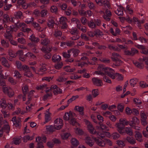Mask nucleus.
<instances>
[{"instance_id":"obj_35","label":"nucleus","mask_w":148,"mask_h":148,"mask_svg":"<svg viewBox=\"0 0 148 148\" xmlns=\"http://www.w3.org/2000/svg\"><path fill=\"white\" fill-rule=\"evenodd\" d=\"M55 23V22L53 19L52 18H51L48 20L47 25L49 27L52 28L54 24Z\"/></svg>"},{"instance_id":"obj_27","label":"nucleus","mask_w":148,"mask_h":148,"mask_svg":"<svg viewBox=\"0 0 148 148\" xmlns=\"http://www.w3.org/2000/svg\"><path fill=\"white\" fill-rule=\"evenodd\" d=\"M125 140L131 144H134L136 143L135 139L133 138L127 137Z\"/></svg>"},{"instance_id":"obj_30","label":"nucleus","mask_w":148,"mask_h":148,"mask_svg":"<svg viewBox=\"0 0 148 148\" xmlns=\"http://www.w3.org/2000/svg\"><path fill=\"white\" fill-rule=\"evenodd\" d=\"M71 143L72 145L74 146H77L79 145V141L75 138H73L71 140Z\"/></svg>"},{"instance_id":"obj_61","label":"nucleus","mask_w":148,"mask_h":148,"mask_svg":"<svg viewBox=\"0 0 148 148\" xmlns=\"http://www.w3.org/2000/svg\"><path fill=\"white\" fill-rule=\"evenodd\" d=\"M50 10L52 12L56 13L57 12L58 9L56 6L53 5L51 7Z\"/></svg>"},{"instance_id":"obj_33","label":"nucleus","mask_w":148,"mask_h":148,"mask_svg":"<svg viewBox=\"0 0 148 148\" xmlns=\"http://www.w3.org/2000/svg\"><path fill=\"white\" fill-rule=\"evenodd\" d=\"M108 0H105L101 2L103 6L109 8H110V5Z\"/></svg>"},{"instance_id":"obj_8","label":"nucleus","mask_w":148,"mask_h":148,"mask_svg":"<svg viewBox=\"0 0 148 148\" xmlns=\"http://www.w3.org/2000/svg\"><path fill=\"white\" fill-rule=\"evenodd\" d=\"M121 58V56L119 54L116 53H113L112 54V56L111 58L113 61H117L119 62V63L121 62V61L120 59Z\"/></svg>"},{"instance_id":"obj_6","label":"nucleus","mask_w":148,"mask_h":148,"mask_svg":"<svg viewBox=\"0 0 148 148\" xmlns=\"http://www.w3.org/2000/svg\"><path fill=\"white\" fill-rule=\"evenodd\" d=\"M3 92L5 94H7L8 96L10 97H12L14 95V91L10 88L3 87Z\"/></svg>"},{"instance_id":"obj_21","label":"nucleus","mask_w":148,"mask_h":148,"mask_svg":"<svg viewBox=\"0 0 148 148\" xmlns=\"http://www.w3.org/2000/svg\"><path fill=\"white\" fill-rule=\"evenodd\" d=\"M1 63L5 67L9 68L10 67V65L8 62V61L7 59L4 57L2 58Z\"/></svg>"},{"instance_id":"obj_9","label":"nucleus","mask_w":148,"mask_h":148,"mask_svg":"<svg viewBox=\"0 0 148 148\" xmlns=\"http://www.w3.org/2000/svg\"><path fill=\"white\" fill-rule=\"evenodd\" d=\"M14 29L13 28H11L10 29H6V32L5 33L4 36L7 39H8L9 40L12 39V36L11 35V32H12L13 30Z\"/></svg>"},{"instance_id":"obj_20","label":"nucleus","mask_w":148,"mask_h":148,"mask_svg":"<svg viewBox=\"0 0 148 148\" xmlns=\"http://www.w3.org/2000/svg\"><path fill=\"white\" fill-rule=\"evenodd\" d=\"M85 141L86 143L90 147H92L94 145L93 141L89 137H87L85 139Z\"/></svg>"},{"instance_id":"obj_29","label":"nucleus","mask_w":148,"mask_h":148,"mask_svg":"<svg viewBox=\"0 0 148 148\" xmlns=\"http://www.w3.org/2000/svg\"><path fill=\"white\" fill-rule=\"evenodd\" d=\"M103 134H102L101 135H100L99 134L98 135H96L98 137V138H99V137L103 138L104 137V135H106V136L108 137L110 136V133L109 132L103 131Z\"/></svg>"},{"instance_id":"obj_54","label":"nucleus","mask_w":148,"mask_h":148,"mask_svg":"<svg viewBox=\"0 0 148 148\" xmlns=\"http://www.w3.org/2000/svg\"><path fill=\"white\" fill-rule=\"evenodd\" d=\"M17 40L18 42L21 44H25V43L26 42L25 39L22 37L18 38Z\"/></svg>"},{"instance_id":"obj_23","label":"nucleus","mask_w":148,"mask_h":148,"mask_svg":"<svg viewBox=\"0 0 148 148\" xmlns=\"http://www.w3.org/2000/svg\"><path fill=\"white\" fill-rule=\"evenodd\" d=\"M32 25L36 30L39 31H42L43 29L40 26L39 24L36 22H33L32 23Z\"/></svg>"},{"instance_id":"obj_62","label":"nucleus","mask_w":148,"mask_h":148,"mask_svg":"<svg viewBox=\"0 0 148 148\" xmlns=\"http://www.w3.org/2000/svg\"><path fill=\"white\" fill-rule=\"evenodd\" d=\"M21 119L20 118H18L16 119L15 123H14L13 124L14 125H16V127H19L20 124Z\"/></svg>"},{"instance_id":"obj_46","label":"nucleus","mask_w":148,"mask_h":148,"mask_svg":"<svg viewBox=\"0 0 148 148\" xmlns=\"http://www.w3.org/2000/svg\"><path fill=\"white\" fill-rule=\"evenodd\" d=\"M22 90L24 95L25 96L29 91L28 86L25 85L24 87H23Z\"/></svg>"},{"instance_id":"obj_59","label":"nucleus","mask_w":148,"mask_h":148,"mask_svg":"<svg viewBox=\"0 0 148 148\" xmlns=\"http://www.w3.org/2000/svg\"><path fill=\"white\" fill-rule=\"evenodd\" d=\"M139 85L140 87L142 88L147 87L148 85L145 82L143 81H141L139 83Z\"/></svg>"},{"instance_id":"obj_52","label":"nucleus","mask_w":148,"mask_h":148,"mask_svg":"<svg viewBox=\"0 0 148 148\" xmlns=\"http://www.w3.org/2000/svg\"><path fill=\"white\" fill-rule=\"evenodd\" d=\"M115 13L118 16H122L123 14V12L121 8H119Z\"/></svg>"},{"instance_id":"obj_36","label":"nucleus","mask_w":148,"mask_h":148,"mask_svg":"<svg viewBox=\"0 0 148 148\" xmlns=\"http://www.w3.org/2000/svg\"><path fill=\"white\" fill-rule=\"evenodd\" d=\"M50 42L49 40L47 38H45L44 39H43L41 40V44L44 45L46 46L49 44Z\"/></svg>"},{"instance_id":"obj_4","label":"nucleus","mask_w":148,"mask_h":148,"mask_svg":"<svg viewBox=\"0 0 148 148\" xmlns=\"http://www.w3.org/2000/svg\"><path fill=\"white\" fill-rule=\"evenodd\" d=\"M63 121L60 119H56L54 121V125L57 130L61 128L63 125Z\"/></svg>"},{"instance_id":"obj_3","label":"nucleus","mask_w":148,"mask_h":148,"mask_svg":"<svg viewBox=\"0 0 148 148\" xmlns=\"http://www.w3.org/2000/svg\"><path fill=\"white\" fill-rule=\"evenodd\" d=\"M76 116V114L70 111L69 112H66L65 113V115L64 116L63 119L64 120L66 121L71 120L72 118Z\"/></svg>"},{"instance_id":"obj_25","label":"nucleus","mask_w":148,"mask_h":148,"mask_svg":"<svg viewBox=\"0 0 148 148\" xmlns=\"http://www.w3.org/2000/svg\"><path fill=\"white\" fill-rule=\"evenodd\" d=\"M0 104L1 107L4 109H5L8 106L5 100L4 99H1L0 101Z\"/></svg>"},{"instance_id":"obj_17","label":"nucleus","mask_w":148,"mask_h":148,"mask_svg":"<svg viewBox=\"0 0 148 148\" xmlns=\"http://www.w3.org/2000/svg\"><path fill=\"white\" fill-rule=\"evenodd\" d=\"M1 129L4 131L6 132L7 134H8L9 132L10 131V127L8 124V122L6 124L3 125Z\"/></svg>"},{"instance_id":"obj_14","label":"nucleus","mask_w":148,"mask_h":148,"mask_svg":"<svg viewBox=\"0 0 148 148\" xmlns=\"http://www.w3.org/2000/svg\"><path fill=\"white\" fill-rule=\"evenodd\" d=\"M139 123V119L136 117H134L132 119V120L129 121V125L134 126V125H138Z\"/></svg>"},{"instance_id":"obj_60","label":"nucleus","mask_w":148,"mask_h":148,"mask_svg":"<svg viewBox=\"0 0 148 148\" xmlns=\"http://www.w3.org/2000/svg\"><path fill=\"white\" fill-rule=\"evenodd\" d=\"M69 123L73 125H75L78 123L75 119L74 117L72 118L71 120H70Z\"/></svg>"},{"instance_id":"obj_49","label":"nucleus","mask_w":148,"mask_h":148,"mask_svg":"<svg viewBox=\"0 0 148 148\" xmlns=\"http://www.w3.org/2000/svg\"><path fill=\"white\" fill-rule=\"evenodd\" d=\"M71 50L72 52L73 56L75 57L77 56L79 52V51L77 49H74Z\"/></svg>"},{"instance_id":"obj_16","label":"nucleus","mask_w":148,"mask_h":148,"mask_svg":"<svg viewBox=\"0 0 148 148\" xmlns=\"http://www.w3.org/2000/svg\"><path fill=\"white\" fill-rule=\"evenodd\" d=\"M3 22L4 23H6L9 21H12L13 19L10 18L9 16L7 14H5L3 16Z\"/></svg>"},{"instance_id":"obj_38","label":"nucleus","mask_w":148,"mask_h":148,"mask_svg":"<svg viewBox=\"0 0 148 148\" xmlns=\"http://www.w3.org/2000/svg\"><path fill=\"white\" fill-rule=\"evenodd\" d=\"M125 129V132L127 134L130 136L132 135L133 133L131 127H126Z\"/></svg>"},{"instance_id":"obj_39","label":"nucleus","mask_w":148,"mask_h":148,"mask_svg":"<svg viewBox=\"0 0 148 148\" xmlns=\"http://www.w3.org/2000/svg\"><path fill=\"white\" fill-rule=\"evenodd\" d=\"M138 82V79L136 78L131 79L130 80V84L131 86L134 87Z\"/></svg>"},{"instance_id":"obj_57","label":"nucleus","mask_w":148,"mask_h":148,"mask_svg":"<svg viewBox=\"0 0 148 148\" xmlns=\"http://www.w3.org/2000/svg\"><path fill=\"white\" fill-rule=\"evenodd\" d=\"M117 142V145L121 147H123L125 145L124 141H123L118 140Z\"/></svg>"},{"instance_id":"obj_7","label":"nucleus","mask_w":148,"mask_h":148,"mask_svg":"<svg viewBox=\"0 0 148 148\" xmlns=\"http://www.w3.org/2000/svg\"><path fill=\"white\" fill-rule=\"evenodd\" d=\"M106 75H107L112 79H114L116 77V73H115V71L110 68H109Z\"/></svg>"},{"instance_id":"obj_63","label":"nucleus","mask_w":148,"mask_h":148,"mask_svg":"<svg viewBox=\"0 0 148 148\" xmlns=\"http://www.w3.org/2000/svg\"><path fill=\"white\" fill-rule=\"evenodd\" d=\"M82 23L84 25H85L88 21L87 18L84 17H82L80 19Z\"/></svg>"},{"instance_id":"obj_18","label":"nucleus","mask_w":148,"mask_h":148,"mask_svg":"<svg viewBox=\"0 0 148 148\" xmlns=\"http://www.w3.org/2000/svg\"><path fill=\"white\" fill-rule=\"evenodd\" d=\"M14 16L15 18L22 19L23 17L22 12L21 11H18L15 12Z\"/></svg>"},{"instance_id":"obj_34","label":"nucleus","mask_w":148,"mask_h":148,"mask_svg":"<svg viewBox=\"0 0 148 148\" xmlns=\"http://www.w3.org/2000/svg\"><path fill=\"white\" fill-rule=\"evenodd\" d=\"M46 65L45 64H42V66L40 67L38 70V73L40 74V72H43L46 71L47 69L45 67Z\"/></svg>"},{"instance_id":"obj_55","label":"nucleus","mask_w":148,"mask_h":148,"mask_svg":"<svg viewBox=\"0 0 148 148\" xmlns=\"http://www.w3.org/2000/svg\"><path fill=\"white\" fill-rule=\"evenodd\" d=\"M41 50L42 51H43L46 53L50 51H51V49L50 47L48 48V47H47L46 48H45L44 47H43L41 48Z\"/></svg>"},{"instance_id":"obj_1","label":"nucleus","mask_w":148,"mask_h":148,"mask_svg":"<svg viewBox=\"0 0 148 148\" xmlns=\"http://www.w3.org/2000/svg\"><path fill=\"white\" fill-rule=\"evenodd\" d=\"M85 123L87 125V127L89 132L93 134H99V133L97 132L94 129L92 125L87 120L85 121Z\"/></svg>"},{"instance_id":"obj_15","label":"nucleus","mask_w":148,"mask_h":148,"mask_svg":"<svg viewBox=\"0 0 148 148\" xmlns=\"http://www.w3.org/2000/svg\"><path fill=\"white\" fill-rule=\"evenodd\" d=\"M106 15L103 16V18L106 21H109L110 19V17L112 16V13L110 11L107 9L106 11Z\"/></svg>"},{"instance_id":"obj_53","label":"nucleus","mask_w":148,"mask_h":148,"mask_svg":"<svg viewBox=\"0 0 148 148\" xmlns=\"http://www.w3.org/2000/svg\"><path fill=\"white\" fill-rule=\"evenodd\" d=\"M13 142L16 145H19L21 142V139L20 138H16L13 140Z\"/></svg>"},{"instance_id":"obj_47","label":"nucleus","mask_w":148,"mask_h":148,"mask_svg":"<svg viewBox=\"0 0 148 148\" xmlns=\"http://www.w3.org/2000/svg\"><path fill=\"white\" fill-rule=\"evenodd\" d=\"M131 56H133L135 55L136 54L138 53V50L134 48H131Z\"/></svg>"},{"instance_id":"obj_24","label":"nucleus","mask_w":148,"mask_h":148,"mask_svg":"<svg viewBox=\"0 0 148 148\" xmlns=\"http://www.w3.org/2000/svg\"><path fill=\"white\" fill-rule=\"evenodd\" d=\"M61 57L59 55L57 54L54 55L52 57V60L54 62L60 61L61 60Z\"/></svg>"},{"instance_id":"obj_28","label":"nucleus","mask_w":148,"mask_h":148,"mask_svg":"<svg viewBox=\"0 0 148 148\" xmlns=\"http://www.w3.org/2000/svg\"><path fill=\"white\" fill-rule=\"evenodd\" d=\"M135 136L136 140L140 142L142 141L143 140L141 138L142 135L141 133L139 132H137L135 135Z\"/></svg>"},{"instance_id":"obj_11","label":"nucleus","mask_w":148,"mask_h":148,"mask_svg":"<svg viewBox=\"0 0 148 148\" xmlns=\"http://www.w3.org/2000/svg\"><path fill=\"white\" fill-rule=\"evenodd\" d=\"M115 126L117 128V131L121 134H123L124 133L123 130L125 128V126L123 124L120 123H118L116 124Z\"/></svg>"},{"instance_id":"obj_42","label":"nucleus","mask_w":148,"mask_h":148,"mask_svg":"<svg viewBox=\"0 0 148 148\" xmlns=\"http://www.w3.org/2000/svg\"><path fill=\"white\" fill-rule=\"evenodd\" d=\"M71 52V50H68L67 52H63L62 53L63 56V57L65 58H68L70 57V53Z\"/></svg>"},{"instance_id":"obj_58","label":"nucleus","mask_w":148,"mask_h":148,"mask_svg":"<svg viewBox=\"0 0 148 148\" xmlns=\"http://www.w3.org/2000/svg\"><path fill=\"white\" fill-rule=\"evenodd\" d=\"M8 53L9 55L11 57L15 58L16 56V53H14L13 51L11 50H9Z\"/></svg>"},{"instance_id":"obj_56","label":"nucleus","mask_w":148,"mask_h":148,"mask_svg":"<svg viewBox=\"0 0 148 148\" xmlns=\"http://www.w3.org/2000/svg\"><path fill=\"white\" fill-rule=\"evenodd\" d=\"M62 66V62H60L56 64L54 66L56 69H59L61 68Z\"/></svg>"},{"instance_id":"obj_2","label":"nucleus","mask_w":148,"mask_h":148,"mask_svg":"<svg viewBox=\"0 0 148 148\" xmlns=\"http://www.w3.org/2000/svg\"><path fill=\"white\" fill-rule=\"evenodd\" d=\"M109 68L106 67L104 68L103 66H99L97 69L98 71H96L95 73L97 74L102 75H106Z\"/></svg>"},{"instance_id":"obj_45","label":"nucleus","mask_w":148,"mask_h":148,"mask_svg":"<svg viewBox=\"0 0 148 148\" xmlns=\"http://www.w3.org/2000/svg\"><path fill=\"white\" fill-rule=\"evenodd\" d=\"M62 32L59 30H55L54 33V36L55 37L61 36H62Z\"/></svg>"},{"instance_id":"obj_31","label":"nucleus","mask_w":148,"mask_h":148,"mask_svg":"<svg viewBox=\"0 0 148 148\" xmlns=\"http://www.w3.org/2000/svg\"><path fill=\"white\" fill-rule=\"evenodd\" d=\"M1 43L2 45L4 48H8L9 47V43L8 41H6L4 39L1 40Z\"/></svg>"},{"instance_id":"obj_44","label":"nucleus","mask_w":148,"mask_h":148,"mask_svg":"<svg viewBox=\"0 0 148 148\" xmlns=\"http://www.w3.org/2000/svg\"><path fill=\"white\" fill-rule=\"evenodd\" d=\"M30 40L32 41H34L36 42H38L39 41V40L37 38H36L35 36L33 35H32L29 38Z\"/></svg>"},{"instance_id":"obj_22","label":"nucleus","mask_w":148,"mask_h":148,"mask_svg":"<svg viewBox=\"0 0 148 148\" xmlns=\"http://www.w3.org/2000/svg\"><path fill=\"white\" fill-rule=\"evenodd\" d=\"M88 25L89 27L92 29H95L96 28V25L92 20L88 22Z\"/></svg>"},{"instance_id":"obj_12","label":"nucleus","mask_w":148,"mask_h":148,"mask_svg":"<svg viewBox=\"0 0 148 148\" xmlns=\"http://www.w3.org/2000/svg\"><path fill=\"white\" fill-rule=\"evenodd\" d=\"M52 89V91L53 92L55 95H57L58 94L62 93V91L61 89L56 85H52L51 86V90Z\"/></svg>"},{"instance_id":"obj_41","label":"nucleus","mask_w":148,"mask_h":148,"mask_svg":"<svg viewBox=\"0 0 148 148\" xmlns=\"http://www.w3.org/2000/svg\"><path fill=\"white\" fill-rule=\"evenodd\" d=\"M99 124L101 126L100 128L101 130H109L108 127L105 125L102 124L101 121L99 123Z\"/></svg>"},{"instance_id":"obj_32","label":"nucleus","mask_w":148,"mask_h":148,"mask_svg":"<svg viewBox=\"0 0 148 148\" xmlns=\"http://www.w3.org/2000/svg\"><path fill=\"white\" fill-rule=\"evenodd\" d=\"M119 123L123 124L124 126L127 125L129 124V122L127 121L125 118L121 119L119 120Z\"/></svg>"},{"instance_id":"obj_5","label":"nucleus","mask_w":148,"mask_h":148,"mask_svg":"<svg viewBox=\"0 0 148 148\" xmlns=\"http://www.w3.org/2000/svg\"><path fill=\"white\" fill-rule=\"evenodd\" d=\"M92 81L93 84L96 86H101L103 85L102 81L99 78L96 77H93L92 78Z\"/></svg>"},{"instance_id":"obj_48","label":"nucleus","mask_w":148,"mask_h":148,"mask_svg":"<svg viewBox=\"0 0 148 148\" xmlns=\"http://www.w3.org/2000/svg\"><path fill=\"white\" fill-rule=\"evenodd\" d=\"M7 122L6 120L3 119V117H0V127H2L3 125L6 124Z\"/></svg>"},{"instance_id":"obj_50","label":"nucleus","mask_w":148,"mask_h":148,"mask_svg":"<svg viewBox=\"0 0 148 148\" xmlns=\"http://www.w3.org/2000/svg\"><path fill=\"white\" fill-rule=\"evenodd\" d=\"M139 60L140 62L144 61L146 65L148 64V57L147 56L143 57V58H140Z\"/></svg>"},{"instance_id":"obj_13","label":"nucleus","mask_w":148,"mask_h":148,"mask_svg":"<svg viewBox=\"0 0 148 148\" xmlns=\"http://www.w3.org/2000/svg\"><path fill=\"white\" fill-rule=\"evenodd\" d=\"M66 18L64 17H61L60 20V22L62 25L61 28L62 29H64L66 28L67 25L66 23L67 21Z\"/></svg>"},{"instance_id":"obj_26","label":"nucleus","mask_w":148,"mask_h":148,"mask_svg":"<svg viewBox=\"0 0 148 148\" xmlns=\"http://www.w3.org/2000/svg\"><path fill=\"white\" fill-rule=\"evenodd\" d=\"M133 62L134 64L138 68L140 69L143 68L144 65L143 63H139L136 61H133Z\"/></svg>"},{"instance_id":"obj_51","label":"nucleus","mask_w":148,"mask_h":148,"mask_svg":"<svg viewBox=\"0 0 148 148\" xmlns=\"http://www.w3.org/2000/svg\"><path fill=\"white\" fill-rule=\"evenodd\" d=\"M117 108L121 112H122L124 108V106L123 104H118L117 106Z\"/></svg>"},{"instance_id":"obj_64","label":"nucleus","mask_w":148,"mask_h":148,"mask_svg":"<svg viewBox=\"0 0 148 148\" xmlns=\"http://www.w3.org/2000/svg\"><path fill=\"white\" fill-rule=\"evenodd\" d=\"M47 10H42L41 12V15L42 17H45L47 14Z\"/></svg>"},{"instance_id":"obj_10","label":"nucleus","mask_w":148,"mask_h":148,"mask_svg":"<svg viewBox=\"0 0 148 148\" xmlns=\"http://www.w3.org/2000/svg\"><path fill=\"white\" fill-rule=\"evenodd\" d=\"M92 138L94 140L96 143L99 146L104 147L105 145V139L102 140L101 139L97 138L93 136Z\"/></svg>"},{"instance_id":"obj_19","label":"nucleus","mask_w":148,"mask_h":148,"mask_svg":"<svg viewBox=\"0 0 148 148\" xmlns=\"http://www.w3.org/2000/svg\"><path fill=\"white\" fill-rule=\"evenodd\" d=\"M75 110L79 112V114L82 115H84V107L83 106H76L75 108Z\"/></svg>"},{"instance_id":"obj_43","label":"nucleus","mask_w":148,"mask_h":148,"mask_svg":"<svg viewBox=\"0 0 148 148\" xmlns=\"http://www.w3.org/2000/svg\"><path fill=\"white\" fill-rule=\"evenodd\" d=\"M47 129L50 132H53L55 131L56 129V127H55L54 125V126L51 125L47 126Z\"/></svg>"},{"instance_id":"obj_37","label":"nucleus","mask_w":148,"mask_h":148,"mask_svg":"<svg viewBox=\"0 0 148 148\" xmlns=\"http://www.w3.org/2000/svg\"><path fill=\"white\" fill-rule=\"evenodd\" d=\"M111 137L114 140L118 139L120 136L119 134L117 132H114L111 135Z\"/></svg>"},{"instance_id":"obj_40","label":"nucleus","mask_w":148,"mask_h":148,"mask_svg":"<svg viewBox=\"0 0 148 148\" xmlns=\"http://www.w3.org/2000/svg\"><path fill=\"white\" fill-rule=\"evenodd\" d=\"M68 79V78L62 76H59L56 80L60 82H64Z\"/></svg>"}]
</instances>
